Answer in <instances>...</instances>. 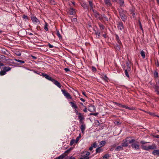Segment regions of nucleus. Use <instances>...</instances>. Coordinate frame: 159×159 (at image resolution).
<instances>
[{
	"mask_svg": "<svg viewBox=\"0 0 159 159\" xmlns=\"http://www.w3.org/2000/svg\"><path fill=\"white\" fill-rule=\"evenodd\" d=\"M130 62L128 60V61L126 62V65L127 67V69L125 70V74L126 77L128 78H129V73L131 71V68L130 66Z\"/></svg>",
	"mask_w": 159,
	"mask_h": 159,
	"instance_id": "obj_1",
	"label": "nucleus"
},
{
	"mask_svg": "<svg viewBox=\"0 0 159 159\" xmlns=\"http://www.w3.org/2000/svg\"><path fill=\"white\" fill-rule=\"evenodd\" d=\"M151 85L153 86L154 89V92L157 94L159 95V80L156 82V84H152L151 82H150Z\"/></svg>",
	"mask_w": 159,
	"mask_h": 159,
	"instance_id": "obj_2",
	"label": "nucleus"
},
{
	"mask_svg": "<svg viewBox=\"0 0 159 159\" xmlns=\"http://www.w3.org/2000/svg\"><path fill=\"white\" fill-rule=\"evenodd\" d=\"M90 153L89 152H84L81 153V157L80 159H89V156L90 155Z\"/></svg>",
	"mask_w": 159,
	"mask_h": 159,
	"instance_id": "obj_3",
	"label": "nucleus"
},
{
	"mask_svg": "<svg viewBox=\"0 0 159 159\" xmlns=\"http://www.w3.org/2000/svg\"><path fill=\"white\" fill-rule=\"evenodd\" d=\"M93 12L97 19H99L100 20H102V15L100 14L97 11L94 10H93Z\"/></svg>",
	"mask_w": 159,
	"mask_h": 159,
	"instance_id": "obj_4",
	"label": "nucleus"
},
{
	"mask_svg": "<svg viewBox=\"0 0 159 159\" xmlns=\"http://www.w3.org/2000/svg\"><path fill=\"white\" fill-rule=\"evenodd\" d=\"M61 91L63 94L64 95L65 97L68 99H72V97L70 95V94L67 92L65 90L61 89Z\"/></svg>",
	"mask_w": 159,
	"mask_h": 159,
	"instance_id": "obj_5",
	"label": "nucleus"
},
{
	"mask_svg": "<svg viewBox=\"0 0 159 159\" xmlns=\"http://www.w3.org/2000/svg\"><path fill=\"white\" fill-rule=\"evenodd\" d=\"M41 75L43 76V77H45L47 80L49 81H50L52 82L53 81V80H54V79H52L51 77L49 75L45 73H42Z\"/></svg>",
	"mask_w": 159,
	"mask_h": 159,
	"instance_id": "obj_6",
	"label": "nucleus"
},
{
	"mask_svg": "<svg viewBox=\"0 0 159 159\" xmlns=\"http://www.w3.org/2000/svg\"><path fill=\"white\" fill-rule=\"evenodd\" d=\"M31 19L33 23L34 24H39L40 23L38 19L35 16L32 17Z\"/></svg>",
	"mask_w": 159,
	"mask_h": 159,
	"instance_id": "obj_7",
	"label": "nucleus"
},
{
	"mask_svg": "<svg viewBox=\"0 0 159 159\" xmlns=\"http://www.w3.org/2000/svg\"><path fill=\"white\" fill-rule=\"evenodd\" d=\"M117 27L118 29L121 30H122L124 28L123 23L121 21L118 23Z\"/></svg>",
	"mask_w": 159,
	"mask_h": 159,
	"instance_id": "obj_8",
	"label": "nucleus"
},
{
	"mask_svg": "<svg viewBox=\"0 0 159 159\" xmlns=\"http://www.w3.org/2000/svg\"><path fill=\"white\" fill-rule=\"evenodd\" d=\"M128 139H126L125 140H124L123 143L121 144L122 146L124 147H127L128 146Z\"/></svg>",
	"mask_w": 159,
	"mask_h": 159,
	"instance_id": "obj_9",
	"label": "nucleus"
},
{
	"mask_svg": "<svg viewBox=\"0 0 159 159\" xmlns=\"http://www.w3.org/2000/svg\"><path fill=\"white\" fill-rule=\"evenodd\" d=\"M157 148V146L156 144L155 143H153L151 145H149L148 146V150L150 149L151 150H155Z\"/></svg>",
	"mask_w": 159,
	"mask_h": 159,
	"instance_id": "obj_10",
	"label": "nucleus"
},
{
	"mask_svg": "<svg viewBox=\"0 0 159 159\" xmlns=\"http://www.w3.org/2000/svg\"><path fill=\"white\" fill-rule=\"evenodd\" d=\"M118 12L120 14V16L126 15V11L123 10L122 8L119 9Z\"/></svg>",
	"mask_w": 159,
	"mask_h": 159,
	"instance_id": "obj_11",
	"label": "nucleus"
},
{
	"mask_svg": "<svg viewBox=\"0 0 159 159\" xmlns=\"http://www.w3.org/2000/svg\"><path fill=\"white\" fill-rule=\"evenodd\" d=\"M52 82L53 83L55 84L56 85L57 87H58L59 88H61V85L59 82L57 80L54 79L53 80V81Z\"/></svg>",
	"mask_w": 159,
	"mask_h": 159,
	"instance_id": "obj_12",
	"label": "nucleus"
},
{
	"mask_svg": "<svg viewBox=\"0 0 159 159\" xmlns=\"http://www.w3.org/2000/svg\"><path fill=\"white\" fill-rule=\"evenodd\" d=\"M131 146L132 148L134 149L137 150L139 148V145L136 143H133L131 144Z\"/></svg>",
	"mask_w": 159,
	"mask_h": 159,
	"instance_id": "obj_13",
	"label": "nucleus"
},
{
	"mask_svg": "<svg viewBox=\"0 0 159 159\" xmlns=\"http://www.w3.org/2000/svg\"><path fill=\"white\" fill-rule=\"evenodd\" d=\"M152 154L154 156H159V149H155L153 151Z\"/></svg>",
	"mask_w": 159,
	"mask_h": 159,
	"instance_id": "obj_14",
	"label": "nucleus"
},
{
	"mask_svg": "<svg viewBox=\"0 0 159 159\" xmlns=\"http://www.w3.org/2000/svg\"><path fill=\"white\" fill-rule=\"evenodd\" d=\"M88 110L90 112H93L96 111V108L94 106L91 105L89 107Z\"/></svg>",
	"mask_w": 159,
	"mask_h": 159,
	"instance_id": "obj_15",
	"label": "nucleus"
},
{
	"mask_svg": "<svg viewBox=\"0 0 159 159\" xmlns=\"http://www.w3.org/2000/svg\"><path fill=\"white\" fill-rule=\"evenodd\" d=\"M7 63L9 65H12L13 64H14V62L13 61V59H8L6 61Z\"/></svg>",
	"mask_w": 159,
	"mask_h": 159,
	"instance_id": "obj_16",
	"label": "nucleus"
},
{
	"mask_svg": "<svg viewBox=\"0 0 159 159\" xmlns=\"http://www.w3.org/2000/svg\"><path fill=\"white\" fill-rule=\"evenodd\" d=\"M105 4L107 6L110 7L111 5L110 0H104Z\"/></svg>",
	"mask_w": 159,
	"mask_h": 159,
	"instance_id": "obj_17",
	"label": "nucleus"
},
{
	"mask_svg": "<svg viewBox=\"0 0 159 159\" xmlns=\"http://www.w3.org/2000/svg\"><path fill=\"white\" fill-rule=\"evenodd\" d=\"M86 126L85 125H82L80 127V128L82 133H84V131L85 129Z\"/></svg>",
	"mask_w": 159,
	"mask_h": 159,
	"instance_id": "obj_18",
	"label": "nucleus"
},
{
	"mask_svg": "<svg viewBox=\"0 0 159 159\" xmlns=\"http://www.w3.org/2000/svg\"><path fill=\"white\" fill-rule=\"evenodd\" d=\"M70 103L73 109H76L77 108V105L74 103V102H70Z\"/></svg>",
	"mask_w": 159,
	"mask_h": 159,
	"instance_id": "obj_19",
	"label": "nucleus"
},
{
	"mask_svg": "<svg viewBox=\"0 0 159 159\" xmlns=\"http://www.w3.org/2000/svg\"><path fill=\"white\" fill-rule=\"evenodd\" d=\"M3 70L6 71H10L11 70V68L9 66H4L2 67Z\"/></svg>",
	"mask_w": 159,
	"mask_h": 159,
	"instance_id": "obj_20",
	"label": "nucleus"
},
{
	"mask_svg": "<svg viewBox=\"0 0 159 159\" xmlns=\"http://www.w3.org/2000/svg\"><path fill=\"white\" fill-rule=\"evenodd\" d=\"M123 149V147L121 146H117L116 148L115 149V150L116 151H119L121 150H122Z\"/></svg>",
	"mask_w": 159,
	"mask_h": 159,
	"instance_id": "obj_21",
	"label": "nucleus"
},
{
	"mask_svg": "<svg viewBox=\"0 0 159 159\" xmlns=\"http://www.w3.org/2000/svg\"><path fill=\"white\" fill-rule=\"evenodd\" d=\"M66 156V155L63 154L60 155L58 157H57L54 159H63Z\"/></svg>",
	"mask_w": 159,
	"mask_h": 159,
	"instance_id": "obj_22",
	"label": "nucleus"
},
{
	"mask_svg": "<svg viewBox=\"0 0 159 159\" xmlns=\"http://www.w3.org/2000/svg\"><path fill=\"white\" fill-rule=\"evenodd\" d=\"M69 12L70 15H73L75 13V10L72 8H70L69 10Z\"/></svg>",
	"mask_w": 159,
	"mask_h": 159,
	"instance_id": "obj_23",
	"label": "nucleus"
},
{
	"mask_svg": "<svg viewBox=\"0 0 159 159\" xmlns=\"http://www.w3.org/2000/svg\"><path fill=\"white\" fill-rule=\"evenodd\" d=\"M89 4L90 7V10L93 11V10H94L93 8L94 7V6L93 5L92 2L91 1H89Z\"/></svg>",
	"mask_w": 159,
	"mask_h": 159,
	"instance_id": "obj_24",
	"label": "nucleus"
},
{
	"mask_svg": "<svg viewBox=\"0 0 159 159\" xmlns=\"http://www.w3.org/2000/svg\"><path fill=\"white\" fill-rule=\"evenodd\" d=\"M81 6L84 9H89L88 6L85 3H83L81 4Z\"/></svg>",
	"mask_w": 159,
	"mask_h": 159,
	"instance_id": "obj_25",
	"label": "nucleus"
},
{
	"mask_svg": "<svg viewBox=\"0 0 159 159\" xmlns=\"http://www.w3.org/2000/svg\"><path fill=\"white\" fill-rule=\"evenodd\" d=\"M78 117V119L79 120H83L84 119V117L83 116V115L81 113H79Z\"/></svg>",
	"mask_w": 159,
	"mask_h": 159,
	"instance_id": "obj_26",
	"label": "nucleus"
},
{
	"mask_svg": "<svg viewBox=\"0 0 159 159\" xmlns=\"http://www.w3.org/2000/svg\"><path fill=\"white\" fill-rule=\"evenodd\" d=\"M120 17L121 19L123 21L125 22L126 20L127 19V17L126 16V15H124L120 16Z\"/></svg>",
	"mask_w": 159,
	"mask_h": 159,
	"instance_id": "obj_27",
	"label": "nucleus"
},
{
	"mask_svg": "<svg viewBox=\"0 0 159 159\" xmlns=\"http://www.w3.org/2000/svg\"><path fill=\"white\" fill-rule=\"evenodd\" d=\"M96 36L97 38H99L101 36L100 32L99 31H95Z\"/></svg>",
	"mask_w": 159,
	"mask_h": 159,
	"instance_id": "obj_28",
	"label": "nucleus"
},
{
	"mask_svg": "<svg viewBox=\"0 0 159 159\" xmlns=\"http://www.w3.org/2000/svg\"><path fill=\"white\" fill-rule=\"evenodd\" d=\"M122 108H125L126 109L130 110H134V108L133 107H132L131 108V107H129L128 106H127L126 105H123Z\"/></svg>",
	"mask_w": 159,
	"mask_h": 159,
	"instance_id": "obj_29",
	"label": "nucleus"
},
{
	"mask_svg": "<svg viewBox=\"0 0 159 159\" xmlns=\"http://www.w3.org/2000/svg\"><path fill=\"white\" fill-rule=\"evenodd\" d=\"M103 150L100 147L97 148L96 150V153H100L102 152Z\"/></svg>",
	"mask_w": 159,
	"mask_h": 159,
	"instance_id": "obj_30",
	"label": "nucleus"
},
{
	"mask_svg": "<svg viewBox=\"0 0 159 159\" xmlns=\"http://www.w3.org/2000/svg\"><path fill=\"white\" fill-rule=\"evenodd\" d=\"M48 2L50 4L52 5H55L56 3L54 0H49Z\"/></svg>",
	"mask_w": 159,
	"mask_h": 159,
	"instance_id": "obj_31",
	"label": "nucleus"
},
{
	"mask_svg": "<svg viewBox=\"0 0 159 159\" xmlns=\"http://www.w3.org/2000/svg\"><path fill=\"white\" fill-rule=\"evenodd\" d=\"M142 149L147 151H148V146L147 147L144 145H142L141 146Z\"/></svg>",
	"mask_w": 159,
	"mask_h": 159,
	"instance_id": "obj_32",
	"label": "nucleus"
},
{
	"mask_svg": "<svg viewBox=\"0 0 159 159\" xmlns=\"http://www.w3.org/2000/svg\"><path fill=\"white\" fill-rule=\"evenodd\" d=\"M154 76L155 78H157L158 77V73L156 71H154Z\"/></svg>",
	"mask_w": 159,
	"mask_h": 159,
	"instance_id": "obj_33",
	"label": "nucleus"
},
{
	"mask_svg": "<svg viewBox=\"0 0 159 159\" xmlns=\"http://www.w3.org/2000/svg\"><path fill=\"white\" fill-rule=\"evenodd\" d=\"M140 54L143 58H145V53L143 50L141 51Z\"/></svg>",
	"mask_w": 159,
	"mask_h": 159,
	"instance_id": "obj_34",
	"label": "nucleus"
},
{
	"mask_svg": "<svg viewBox=\"0 0 159 159\" xmlns=\"http://www.w3.org/2000/svg\"><path fill=\"white\" fill-rule=\"evenodd\" d=\"M14 60H15L16 61L20 63L21 64H23L25 63V61H24L20 60H19V59H15Z\"/></svg>",
	"mask_w": 159,
	"mask_h": 159,
	"instance_id": "obj_35",
	"label": "nucleus"
},
{
	"mask_svg": "<svg viewBox=\"0 0 159 159\" xmlns=\"http://www.w3.org/2000/svg\"><path fill=\"white\" fill-rule=\"evenodd\" d=\"M81 137V134H79V136L78 137H77L76 139L75 140L76 143H77L78 142L80 139V138Z\"/></svg>",
	"mask_w": 159,
	"mask_h": 159,
	"instance_id": "obj_36",
	"label": "nucleus"
},
{
	"mask_svg": "<svg viewBox=\"0 0 159 159\" xmlns=\"http://www.w3.org/2000/svg\"><path fill=\"white\" fill-rule=\"evenodd\" d=\"M6 71L3 70H1L0 71V75H5L6 74Z\"/></svg>",
	"mask_w": 159,
	"mask_h": 159,
	"instance_id": "obj_37",
	"label": "nucleus"
},
{
	"mask_svg": "<svg viewBox=\"0 0 159 159\" xmlns=\"http://www.w3.org/2000/svg\"><path fill=\"white\" fill-rule=\"evenodd\" d=\"M103 159H108L109 158V155L108 154H106L104 155L103 157Z\"/></svg>",
	"mask_w": 159,
	"mask_h": 159,
	"instance_id": "obj_38",
	"label": "nucleus"
},
{
	"mask_svg": "<svg viewBox=\"0 0 159 159\" xmlns=\"http://www.w3.org/2000/svg\"><path fill=\"white\" fill-rule=\"evenodd\" d=\"M139 27H140V29L142 31H143V28L142 27V24H141V22H140V21L139 20Z\"/></svg>",
	"mask_w": 159,
	"mask_h": 159,
	"instance_id": "obj_39",
	"label": "nucleus"
},
{
	"mask_svg": "<svg viewBox=\"0 0 159 159\" xmlns=\"http://www.w3.org/2000/svg\"><path fill=\"white\" fill-rule=\"evenodd\" d=\"M57 35L59 37V39H61L62 38V37L60 34L58 30L57 31Z\"/></svg>",
	"mask_w": 159,
	"mask_h": 159,
	"instance_id": "obj_40",
	"label": "nucleus"
},
{
	"mask_svg": "<svg viewBox=\"0 0 159 159\" xmlns=\"http://www.w3.org/2000/svg\"><path fill=\"white\" fill-rule=\"evenodd\" d=\"M119 3L120 6H122L124 4V2L123 0H120L119 1Z\"/></svg>",
	"mask_w": 159,
	"mask_h": 159,
	"instance_id": "obj_41",
	"label": "nucleus"
},
{
	"mask_svg": "<svg viewBox=\"0 0 159 159\" xmlns=\"http://www.w3.org/2000/svg\"><path fill=\"white\" fill-rule=\"evenodd\" d=\"M105 19V20L107 21L108 20V18H107L105 15L103 14L102 15V20H103V19Z\"/></svg>",
	"mask_w": 159,
	"mask_h": 159,
	"instance_id": "obj_42",
	"label": "nucleus"
},
{
	"mask_svg": "<svg viewBox=\"0 0 159 159\" xmlns=\"http://www.w3.org/2000/svg\"><path fill=\"white\" fill-rule=\"evenodd\" d=\"M105 143V141H102L100 142V144L101 145V146H104Z\"/></svg>",
	"mask_w": 159,
	"mask_h": 159,
	"instance_id": "obj_43",
	"label": "nucleus"
},
{
	"mask_svg": "<svg viewBox=\"0 0 159 159\" xmlns=\"http://www.w3.org/2000/svg\"><path fill=\"white\" fill-rule=\"evenodd\" d=\"M99 26L100 27V28L102 30L104 29V25H102V24L100 23L99 24Z\"/></svg>",
	"mask_w": 159,
	"mask_h": 159,
	"instance_id": "obj_44",
	"label": "nucleus"
},
{
	"mask_svg": "<svg viewBox=\"0 0 159 159\" xmlns=\"http://www.w3.org/2000/svg\"><path fill=\"white\" fill-rule=\"evenodd\" d=\"M75 142V140L74 139L71 140L70 143V145H72Z\"/></svg>",
	"mask_w": 159,
	"mask_h": 159,
	"instance_id": "obj_45",
	"label": "nucleus"
},
{
	"mask_svg": "<svg viewBox=\"0 0 159 159\" xmlns=\"http://www.w3.org/2000/svg\"><path fill=\"white\" fill-rule=\"evenodd\" d=\"M115 103L116 105L119 106V107H123V105H122V104L119 103H117L116 102H115Z\"/></svg>",
	"mask_w": 159,
	"mask_h": 159,
	"instance_id": "obj_46",
	"label": "nucleus"
},
{
	"mask_svg": "<svg viewBox=\"0 0 159 159\" xmlns=\"http://www.w3.org/2000/svg\"><path fill=\"white\" fill-rule=\"evenodd\" d=\"M135 141V140L134 139H132L131 140H129L128 141V143H131L133 142H134Z\"/></svg>",
	"mask_w": 159,
	"mask_h": 159,
	"instance_id": "obj_47",
	"label": "nucleus"
},
{
	"mask_svg": "<svg viewBox=\"0 0 159 159\" xmlns=\"http://www.w3.org/2000/svg\"><path fill=\"white\" fill-rule=\"evenodd\" d=\"M23 19L25 20H27L28 19V17L27 16L25 15L23 16Z\"/></svg>",
	"mask_w": 159,
	"mask_h": 159,
	"instance_id": "obj_48",
	"label": "nucleus"
},
{
	"mask_svg": "<svg viewBox=\"0 0 159 159\" xmlns=\"http://www.w3.org/2000/svg\"><path fill=\"white\" fill-rule=\"evenodd\" d=\"M148 113L150 115H152L153 116H156V115L154 113L151 112H148Z\"/></svg>",
	"mask_w": 159,
	"mask_h": 159,
	"instance_id": "obj_49",
	"label": "nucleus"
},
{
	"mask_svg": "<svg viewBox=\"0 0 159 159\" xmlns=\"http://www.w3.org/2000/svg\"><path fill=\"white\" fill-rule=\"evenodd\" d=\"M44 30L46 31H48V27H47V23H45V25L44 26Z\"/></svg>",
	"mask_w": 159,
	"mask_h": 159,
	"instance_id": "obj_50",
	"label": "nucleus"
},
{
	"mask_svg": "<svg viewBox=\"0 0 159 159\" xmlns=\"http://www.w3.org/2000/svg\"><path fill=\"white\" fill-rule=\"evenodd\" d=\"M98 113H90V115H93V116H97L98 114Z\"/></svg>",
	"mask_w": 159,
	"mask_h": 159,
	"instance_id": "obj_51",
	"label": "nucleus"
},
{
	"mask_svg": "<svg viewBox=\"0 0 159 159\" xmlns=\"http://www.w3.org/2000/svg\"><path fill=\"white\" fill-rule=\"evenodd\" d=\"M91 146L93 147L94 148H95L97 146V145L96 143H94L93 144L91 145Z\"/></svg>",
	"mask_w": 159,
	"mask_h": 159,
	"instance_id": "obj_52",
	"label": "nucleus"
},
{
	"mask_svg": "<svg viewBox=\"0 0 159 159\" xmlns=\"http://www.w3.org/2000/svg\"><path fill=\"white\" fill-rule=\"evenodd\" d=\"M140 143L143 144V145L144 144H145V143H149V142H145V141H140Z\"/></svg>",
	"mask_w": 159,
	"mask_h": 159,
	"instance_id": "obj_53",
	"label": "nucleus"
},
{
	"mask_svg": "<svg viewBox=\"0 0 159 159\" xmlns=\"http://www.w3.org/2000/svg\"><path fill=\"white\" fill-rule=\"evenodd\" d=\"M16 55L17 56H20L21 55V53L20 52H17L16 53Z\"/></svg>",
	"mask_w": 159,
	"mask_h": 159,
	"instance_id": "obj_54",
	"label": "nucleus"
},
{
	"mask_svg": "<svg viewBox=\"0 0 159 159\" xmlns=\"http://www.w3.org/2000/svg\"><path fill=\"white\" fill-rule=\"evenodd\" d=\"M92 70L93 71H94V72L96 71L97 70L96 68L94 66H93L92 67Z\"/></svg>",
	"mask_w": 159,
	"mask_h": 159,
	"instance_id": "obj_55",
	"label": "nucleus"
},
{
	"mask_svg": "<svg viewBox=\"0 0 159 159\" xmlns=\"http://www.w3.org/2000/svg\"><path fill=\"white\" fill-rule=\"evenodd\" d=\"M79 121H80V123L81 124H82V125H85V124H84V122L83 121V120H79Z\"/></svg>",
	"mask_w": 159,
	"mask_h": 159,
	"instance_id": "obj_56",
	"label": "nucleus"
},
{
	"mask_svg": "<svg viewBox=\"0 0 159 159\" xmlns=\"http://www.w3.org/2000/svg\"><path fill=\"white\" fill-rule=\"evenodd\" d=\"M71 150V148H70L65 151V153H69Z\"/></svg>",
	"mask_w": 159,
	"mask_h": 159,
	"instance_id": "obj_57",
	"label": "nucleus"
},
{
	"mask_svg": "<svg viewBox=\"0 0 159 159\" xmlns=\"http://www.w3.org/2000/svg\"><path fill=\"white\" fill-rule=\"evenodd\" d=\"M153 136L154 137L157 138H159V135H153Z\"/></svg>",
	"mask_w": 159,
	"mask_h": 159,
	"instance_id": "obj_58",
	"label": "nucleus"
},
{
	"mask_svg": "<svg viewBox=\"0 0 159 159\" xmlns=\"http://www.w3.org/2000/svg\"><path fill=\"white\" fill-rule=\"evenodd\" d=\"M72 21L75 22L77 21V19L76 18H73L72 20Z\"/></svg>",
	"mask_w": 159,
	"mask_h": 159,
	"instance_id": "obj_59",
	"label": "nucleus"
},
{
	"mask_svg": "<svg viewBox=\"0 0 159 159\" xmlns=\"http://www.w3.org/2000/svg\"><path fill=\"white\" fill-rule=\"evenodd\" d=\"M75 112L76 114V115H79V113H79L78 111L76 109H75Z\"/></svg>",
	"mask_w": 159,
	"mask_h": 159,
	"instance_id": "obj_60",
	"label": "nucleus"
},
{
	"mask_svg": "<svg viewBox=\"0 0 159 159\" xmlns=\"http://www.w3.org/2000/svg\"><path fill=\"white\" fill-rule=\"evenodd\" d=\"M116 40H117L119 39V38L117 34H116Z\"/></svg>",
	"mask_w": 159,
	"mask_h": 159,
	"instance_id": "obj_61",
	"label": "nucleus"
},
{
	"mask_svg": "<svg viewBox=\"0 0 159 159\" xmlns=\"http://www.w3.org/2000/svg\"><path fill=\"white\" fill-rule=\"evenodd\" d=\"M48 46H49V48H53V46L50 43H49L48 44Z\"/></svg>",
	"mask_w": 159,
	"mask_h": 159,
	"instance_id": "obj_62",
	"label": "nucleus"
},
{
	"mask_svg": "<svg viewBox=\"0 0 159 159\" xmlns=\"http://www.w3.org/2000/svg\"><path fill=\"white\" fill-rule=\"evenodd\" d=\"M64 70L66 72H67L70 71V70L68 68H65L64 69Z\"/></svg>",
	"mask_w": 159,
	"mask_h": 159,
	"instance_id": "obj_63",
	"label": "nucleus"
},
{
	"mask_svg": "<svg viewBox=\"0 0 159 159\" xmlns=\"http://www.w3.org/2000/svg\"><path fill=\"white\" fill-rule=\"evenodd\" d=\"M68 159H75V158L73 156H71Z\"/></svg>",
	"mask_w": 159,
	"mask_h": 159,
	"instance_id": "obj_64",
	"label": "nucleus"
}]
</instances>
